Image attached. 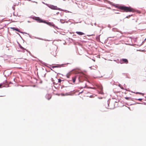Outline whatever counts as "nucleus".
<instances>
[{
    "instance_id": "4",
    "label": "nucleus",
    "mask_w": 146,
    "mask_h": 146,
    "mask_svg": "<svg viewBox=\"0 0 146 146\" xmlns=\"http://www.w3.org/2000/svg\"><path fill=\"white\" fill-rule=\"evenodd\" d=\"M48 7L52 9L57 10V7L56 6H54L53 5H50Z\"/></svg>"
},
{
    "instance_id": "14",
    "label": "nucleus",
    "mask_w": 146,
    "mask_h": 146,
    "mask_svg": "<svg viewBox=\"0 0 146 146\" xmlns=\"http://www.w3.org/2000/svg\"><path fill=\"white\" fill-rule=\"evenodd\" d=\"M133 15H129L128 16H127L126 17V18H129L131 16H132Z\"/></svg>"
},
{
    "instance_id": "19",
    "label": "nucleus",
    "mask_w": 146,
    "mask_h": 146,
    "mask_svg": "<svg viewBox=\"0 0 146 146\" xmlns=\"http://www.w3.org/2000/svg\"><path fill=\"white\" fill-rule=\"evenodd\" d=\"M19 46L21 48V49L23 48V47L20 44H19Z\"/></svg>"
},
{
    "instance_id": "23",
    "label": "nucleus",
    "mask_w": 146,
    "mask_h": 146,
    "mask_svg": "<svg viewBox=\"0 0 146 146\" xmlns=\"http://www.w3.org/2000/svg\"><path fill=\"white\" fill-rule=\"evenodd\" d=\"M17 68H20V67H18Z\"/></svg>"
},
{
    "instance_id": "3",
    "label": "nucleus",
    "mask_w": 146,
    "mask_h": 146,
    "mask_svg": "<svg viewBox=\"0 0 146 146\" xmlns=\"http://www.w3.org/2000/svg\"><path fill=\"white\" fill-rule=\"evenodd\" d=\"M35 20H36L39 23H46V22L43 21L41 19H40V18L38 17H36L35 19Z\"/></svg>"
},
{
    "instance_id": "20",
    "label": "nucleus",
    "mask_w": 146,
    "mask_h": 146,
    "mask_svg": "<svg viewBox=\"0 0 146 146\" xmlns=\"http://www.w3.org/2000/svg\"><path fill=\"white\" fill-rule=\"evenodd\" d=\"M138 100L141 101L142 100V99H138Z\"/></svg>"
},
{
    "instance_id": "1",
    "label": "nucleus",
    "mask_w": 146,
    "mask_h": 146,
    "mask_svg": "<svg viewBox=\"0 0 146 146\" xmlns=\"http://www.w3.org/2000/svg\"><path fill=\"white\" fill-rule=\"evenodd\" d=\"M118 9L123 10V12H135V10L130 7H127L124 6H120L118 7Z\"/></svg>"
},
{
    "instance_id": "2",
    "label": "nucleus",
    "mask_w": 146,
    "mask_h": 146,
    "mask_svg": "<svg viewBox=\"0 0 146 146\" xmlns=\"http://www.w3.org/2000/svg\"><path fill=\"white\" fill-rule=\"evenodd\" d=\"M109 108L107 107L106 105H104L102 108V111L103 112H105L108 111Z\"/></svg>"
},
{
    "instance_id": "18",
    "label": "nucleus",
    "mask_w": 146,
    "mask_h": 146,
    "mask_svg": "<svg viewBox=\"0 0 146 146\" xmlns=\"http://www.w3.org/2000/svg\"><path fill=\"white\" fill-rule=\"evenodd\" d=\"M100 89L101 90H103V87L102 86H101L100 87Z\"/></svg>"
},
{
    "instance_id": "10",
    "label": "nucleus",
    "mask_w": 146,
    "mask_h": 146,
    "mask_svg": "<svg viewBox=\"0 0 146 146\" xmlns=\"http://www.w3.org/2000/svg\"><path fill=\"white\" fill-rule=\"evenodd\" d=\"M77 76H76L74 77H72V80L73 83H75V82L76 78Z\"/></svg>"
},
{
    "instance_id": "5",
    "label": "nucleus",
    "mask_w": 146,
    "mask_h": 146,
    "mask_svg": "<svg viewBox=\"0 0 146 146\" xmlns=\"http://www.w3.org/2000/svg\"><path fill=\"white\" fill-rule=\"evenodd\" d=\"M98 66L96 65H95L94 66H91L90 67V68L92 70H96L97 69Z\"/></svg>"
},
{
    "instance_id": "15",
    "label": "nucleus",
    "mask_w": 146,
    "mask_h": 146,
    "mask_svg": "<svg viewBox=\"0 0 146 146\" xmlns=\"http://www.w3.org/2000/svg\"><path fill=\"white\" fill-rule=\"evenodd\" d=\"M136 94H143L142 93H140V92H136Z\"/></svg>"
},
{
    "instance_id": "21",
    "label": "nucleus",
    "mask_w": 146,
    "mask_h": 146,
    "mask_svg": "<svg viewBox=\"0 0 146 146\" xmlns=\"http://www.w3.org/2000/svg\"><path fill=\"white\" fill-rule=\"evenodd\" d=\"M2 85H0V88L1 87V86Z\"/></svg>"
},
{
    "instance_id": "12",
    "label": "nucleus",
    "mask_w": 146,
    "mask_h": 146,
    "mask_svg": "<svg viewBox=\"0 0 146 146\" xmlns=\"http://www.w3.org/2000/svg\"><path fill=\"white\" fill-rule=\"evenodd\" d=\"M76 33L78 35H82L84 34L83 33L77 31L76 32Z\"/></svg>"
},
{
    "instance_id": "11",
    "label": "nucleus",
    "mask_w": 146,
    "mask_h": 146,
    "mask_svg": "<svg viewBox=\"0 0 146 146\" xmlns=\"http://www.w3.org/2000/svg\"><path fill=\"white\" fill-rule=\"evenodd\" d=\"M11 29H12L13 30H15L18 32H19V30L17 28H14V27H11L10 28Z\"/></svg>"
},
{
    "instance_id": "6",
    "label": "nucleus",
    "mask_w": 146,
    "mask_h": 146,
    "mask_svg": "<svg viewBox=\"0 0 146 146\" xmlns=\"http://www.w3.org/2000/svg\"><path fill=\"white\" fill-rule=\"evenodd\" d=\"M52 96L50 94H47L46 96V97L48 100H49L51 98Z\"/></svg>"
},
{
    "instance_id": "17",
    "label": "nucleus",
    "mask_w": 146,
    "mask_h": 146,
    "mask_svg": "<svg viewBox=\"0 0 146 146\" xmlns=\"http://www.w3.org/2000/svg\"><path fill=\"white\" fill-rule=\"evenodd\" d=\"M125 98L127 100H128L130 99V98L129 97H125Z\"/></svg>"
},
{
    "instance_id": "16",
    "label": "nucleus",
    "mask_w": 146,
    "mask_h": 146,
    "mask_svg": "<svg viewBox=\"0 0 146 146\" xmlns=\"http://www.w3.org/2000/svg\"><path fill=\"white\" fill-rule=\"evenodd\" d=\"M58 82L59 83H60L61 82V81H62L60 79H58Z\"/></svg>"
},
{
    "instance_id": "13",
    "label": "nucleus",
    "mask_w": 146,
    "mask_h": 146,
    "mask_svg": "<svg viewBox=\"0 0 146 146\" xmlns=\"http://www.w3.org/2000/svg\"><path fill=\"white\" fill-rule=\"evenodd\" d=\"M60 67V66L59 65H55V66H53L52 67V68H57V67Z\"/></svg>"
},
{
    "instance_id": "7",
    "label": "nucleus",
    "mask_w": 146,
    "mask_h": 146,
    "mask_svg": "<svg viewBox=\"0 0 146 146\" xmlns=\"http://www.w3.org/2000/svg\"><path fill=\"white\" fill-rule=\"evenodd\" d=\"M122 61L123 62H124L126 64H127L128 63V61L127 59H122V60H121V61ZM121 63H123V62H121Z\"/></svg>"
},
{
    "instance_id": "22",
    "label": "nucleus",
    "mask_w": 146,
    "mask_h": 146,
    "mask_svg": "<svg viewBox=\"0 0 146 146\" xmlns=\"http://www.w3.org/2000/svg\"><path fill=\"white\" fill-rule=\"evenodd\" d=\"M121 89H123V87H121Z\"/></svg>"
},
{
    "instance_id": "9",
    "label": "nucleus",
    "mask_w": 146,
    "mask_h": 146,
    "mask_svg": "<svg viewBox=\"0 0 146 146\" xmlns=\"http://www.w3.org/2000/svg\"><path fill=\"white\" fill-rule=\"evenodd\" d=\"M72 74V73L71 72H69L66 75V77L68 78H69L70 75Z\"/></svg>"
},
{
    "instance_id": "24",
    "label": "nucleus",
    "mask_w": 146,
    "mask_h": 146,
    "mask_svg": "<svg viewBox=\"0 0 146 146\" xmlns=\"http://www.w3.org/2000/svg\"><path fill=\"white\" fill-rule=\"evenodd\" d=\"M48 23H47V24H48Z\"/></svg>"
},
{
    "instance_id": "8",
    "label": "nucleus",
    "mask_w": 146,
    "mask_h": 146,
    "mask_svg": "<svg viewBox=\"0 0 146 146\" xmlns=\"http://www.w3.org/2000/svg\"><path fill=\"white\" fill-rule=\"evenodd\" d=\"M88 93V92L85 89L83 91H81V92H80L79 93V94L84 93V95L85 94H87Z\"/></svg>"
}]
</instances>
